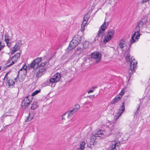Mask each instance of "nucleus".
Listing matches in <instances>:
<instances>
[{"instance_id":"f257e3e1","label":"nucleus","mask_w":150,"mask_h":150,"mask_svg":"<svg viewBox=\"0 0 150 150\" xmlns=\"http://www.w3.org/2000/svg\"><path fill=\"white\" fill-rule=\"evenodd\" d=\"M148 18L146 15L144 16L137 23V25L136 27L135 30V31L137 33V35L135 37L136 39L137 38V37H139L140 34L139 33L140 29H142L143 28L146 27V24Z\"/></svg>"},{"instance_id":"f03ea898","label":"nucleus","mask_w":150,"mask_h":150,"mask_svg":"<svg viewBox=\"0 0 150 150\" xmlns=\"http://www.w3.org/2000/svg\"><path fill=\"white\" fill-rule=\"evenodd\" d=\"M121 133L118 132L115 134V140L112 142L108 150H119L120 145V141L121 140Z\"/></svg>"},{"instance_id":"7ed1b4c3","label":"nucleus","mask_w":150,"mask_h":150,"mask_svg":"<svg viewBox=\"0 0 150 150\" xmlns=\"http://www.w3.org/2000/svg\"><path fill=\"white\" fill-rule=\"evenodd\" d=\"M108 23L104 22V23L101 26L98 32L97 36L96 37L93 42H95L96 41L98 40L99 37H101L102 38L103 36V34L105 29L107 28V26L108 25Z\"/></svg>"},{"instance_id":"20e7f679","label":"nucleus","mask_w":150,"mask_h":150,"mask_svg":"<svg viewBox=\"0 0 150 150\" xmlns=\"http://www.w3.org/2000/svg\"><path fill=\"white\" fill-rule=\"evenodd\" d=\"M75 108H73L72 109H70L64 114L62 116V119L64 120L65 118L64 116L67 115V117L69 118L71 117L73 114L76 112L80 108V105L78 104H77L75 105Z\"/></svg>"},{"instance_id":"39448f33","label":"nucleus","mask_w":150,"mask_h":150,"mask_svg":"<svg viewBox=\"0 0 150 150\" xmlns=\"http://www.w3.org/2000/svg\"><path fill=\"white\" fill-rule=\"evenodd\" d=\"M41 57H38L35 59L29 64L28 67L29 68H34L36 69L40 68V63L42 61Z\"/></svg>"},{"instance_id":"423d86ee","label":"nucleus","mask_w":150,"mask_h":150,"mask_svg":"<svg viewBox=\"0 0 150 150\" xmlns=\"http://www.w3.org/2000/svg\"><path fill=\"white\" fill-rule=\"evenodd\" d=\"M137 64V62L131 61L130 63V69L128 71L129 76L130 78L132 75L135 71V69L136 67V65Z\"/></svg>"},{"instance_id":"0eeeda50","label":"nucleus","mask_w":150,"mask_h":150,"mask_svg":"<svg viewBox=\"0 0 150 150\" xmlns=\"http://www.w3.org/2000/svg\"><path fill=\"white\" fill-rule=\"evenodd\" d=\"M125 93V90L124 88L121 90V92L118 95H117L115 97L111 102V103L112 104H114L117 102L121 100L122 98V95Z\"/></svg>"},{"instance_id":"6e6552de","label":"nucleus","mask_w":150,"mask_h":150,"mask_svg":"<svg viewBox=\"0 0 150 150\" xmlns=\"http://www.w3.org/2000/svg\"><path fill=\"white\" fill-rule=\"evenodd\" d=\"M60 74L59 73H57L54 74L53 78L50 79V82L52 83H56L60 81Z\"/></svg>"},{"instance_id":"1a4fd4ad","label":"nucleus","mask_w":150,"mask_h":150,"mask_svg":"<svg viewBox=\"0 0 150 150\" xmlns=\"http://www.w3.org/2000/svg\"><path fill=\"white\" fill-rule=\"evenodd\" d=\"M92 58L96 59V63H98L100 61L101 59V55L99 52H95L92 53L91 54Z\"/></svg>"},{"instance_id":"9d476101","label":"nucleus","mask_w":150,"mask_h":150,"mask_svg":"<svg viewBox=\"0 0 150 150\" xmlns=\"http://www.w3.org/2000/svg\"><path fill=\"white\" fill-rule=\"evenodd\" d=\"M79 43L74 39H72L68 47L69 49L71 50L77 46Z\"/></svg>"},{"instance_id":"9b49d317","label":"nucleus","mask_w":150,"mask_h":150,"mask_svg":"<svg viewBox=\"0 0 150 150\" xmlns=\"http://www.w3.org/2000/svg\"><path fill=\"white\" fill-rule=\"evenodd\" d=\"M47 68L46 67L42 68L39 70L36 74V76L38 77H40L43 75L45 73V71L47 69Z\"/></svg>"},{"instance_id":"f8f14e48","label":"nucleus","mask_w":150,"mask_h":150,"mask_svg":"<svg viewBox=\"0 0 150 150\" xmlns=\"http://www.w3.org/2000/svg\"><path fill=\"white\" fill-rule=\"evenodd\" d=\"M122 105L120 109H119V111L117 113V116H116V119H117L120 116L125 110V102H123L122 103Z\"/></svg>"},{"instance_id":"ddd939ff","label":"nucleus","mask_w":150,"mask_h":150,"mask_svg":"<svg viewBox=\"0 0 150 150\" xmlns=\"http://www.w3.org/2000/svg\"><path fill=\"white\" fill-rule=\"evenodd\" d=\"M88 13H87L85 14L83 18V21L82 24L83 26H85L87 23V21L89 19V17L88 16Z\"/></svg>"},{"instance_id":"4468645a","label":"nucleus","mask_w":150,"mask_h":150,"mask_svg":"<svg viewBox=\"0 0 150 150\" xmlns=\"http://www.w3.org/2000/svg\"><path fill=\"white\" fill-rule=\"evenodd\" d=\"M21 52L20 53H17L13 56H12L11 58L12 60H14L15 61V62H16L18 59V58H20Z\"/></svg>"},{"instance_id":"2eb2a0df","label":"nucleus","mask_w":150,"mask_h":150,"mask_svg":"<svg viewBox=\"0 0 150 150\" xmlns=\"http://www.w3.org/2000/svg\"><path fill=\"white\" fill-rule=\"evenodd\" d=\"M137 35V33L135 31L133 35L132 36L130 40V42L132 44L133 43L135 42L136 40L135 39H138V37H137V38L136 39V37Z\"/></svg>"},{"instance_id":"dca6fc26","label":"nucleus","mask_w":150,"mask_h":150,"mask_svg":"<svg viewBox=\"0 0 150 150\" xmlns=\"http://www.w3.org/2000/svg\"><path fill=\"white\" fill-rule=\"evenodd\" d=\"M38 107V102L37 101H34L32 104L30 108L32 110H35Z\"/></svg>"},{"instance_id":"f3484780","label":"nucleus","mask_w":150,"mask_h":150,"mask_svg":"<svg viewBox=\"0 0 150 150\" xmlns=\"http://www.w3.org/2000/svg\"><path fill=\"white\" fill-rule=\"evenodd\" d=\"M15 83V81L12 80L10 79L7 77L6 78V84H14Z\"/></svg>"},{"instance_id":"a211bd4d","label":"nucleus","mask_w":150,"mask_h":150,"mask_svg":"<svg viewBox=\"0 0 150 150\" xmlns=\"http://www.w3.org/2000/svg\"><path fill=\"white\" fill-rule=\"evenodd\" d=\"M33 98L32 96H28L25 98L24 100V101L26 102H29V104H30V103L31 102L32 99Z\"/></svg>"},{"instance_id":"6ab92c4d","label":"nucleus","mask_w":150,"mask_h":150,"mask_svg":"<svg viewBox=\"0 0 150 150\" xmlns=\"http://www.w3.org/2000/svg\"><path fill=\"white\" fill-rule=\"evenodd\" d=\"M110 36V35L109 36L107 35L105 36L103 40L104 42L106 43L111 40L112 38Z\"/></svg>"},{"instance_id":"aec40b11","label":"nucleus","mask_w":150,"mask_h":150,"mask_svg":"<svg viewBox=\"0 0 150 150\" xmlns=\"http://www.w3.org/2000/svg\"><path fill=\"white\" fill-rule=\"evenodd\" d=\"M125 42L122 40H120L119 41V46L121 48H122L126 46Z\"/></svg>"},{"instance_id":"412c9836","label":"nucleus","mask_w":150,"mask_h":150,"mask_svg":"<svg viewBox=\"0 0 150 150\" xmlns=\"http://www.w3.org/2000/svg\"><path fill=\"white\" fill-rule=\"evenodd\" d=\"M73 39H74V40H75L77 42L79 43L81 39V38L80 35H76L75 36Z\"/></svg>"},{"instance_id":"4be33fe9","label":"nucleus","mask_w":150,"mask_h":150,"mask_svg":"<svg viewBox=\"0 0 150 150\" xmlns=\"http://www.w3.org/2000/svg\"><path fill=\"white\" fill-rule=\"evenodd\" d=\"M110 134H105L104 133V132L103 130H100L98 132L97 135H100L101 136L103 135H104L105 136H109Z\"/></svg>"},{"instance_id":"5701e85b","label":"nucleus","mask_w":150,"mask_h":150,"mask_svg":"<svg viewBox=\"0 0 150 150\" xmlns=\"http://www.w3.org/2000/svg\"><path fill=\"white\" fill-rule=\"evenodd\" d=\"M130 54L128 52L126 56V57H125V60H126V61L127 62H131V61H132H132H130Z\"/></svg>"},{"instance_id":"b1692460","label":"nucleus","mask_w":150,"mask_h":150,"mask_svg":"<svg viewBox=\"0 0 150 150\" xmlns=\"http://www.w3.org/2000/svg\"><path fill=\"white\" fill-rule=\"evenodd\" d=\"M33 118V116L30 115V112L29 115L27 116L26 119H25V121L26 122H28L31 121Z\"/></svg>"},{"instance_id":"393cba45","label":"nucleus","mask_w":150,"mask_h":150,"mask_svg":"<svg viewBox=\"0 0 150 150\" xmlns=\"http://www.w3.org/2000/svg\"><path fill=\"white\" fill-rule=\"evenodd\" d=\"M115 33V30L113 29H110V30L108 31V33L107 35H110L111 37H112V36H113L114 33Z\"/></svg>"},{"instance_id":"a878e982","label":"nucleus","mask_w":150,"mask_h":150,"mask_svg":"<svg viewBox=\"0 0 150 150\" xmlns=\"http://www.w3.org/2000/svg\"><path fill=\"white\" fill-rule=\"evenodd\" d=\"M5 47L4 43L3 41L0 42V51Z\"/></svg>"},{"instance_id":"bb28decb","label":"nucleus","mask_w":150,"mask_h":150,"mask_svg":"<svg viewBox=\"0 0 150 150\" xmlns=\"http://www.w3.org/2000/svg\"><path fill=\"white\" fill-rule=\"evenodd\" d=\"M21 47H20L18 45H17V43L13 47V49L15 50H16V51L18 50Z\"/></svg>"},{"instance_id":"cd10ccee","label":"nucleus","mask_w":150,"mask_h":150,"mask_svg":"<svg viewBox=\"0 0 150 150\" xmlns=\"http://www.w3.org/2000/svg\"><path fill=\"white\" fill-rule=\"evenodd\" d=\"M40 89H39V90H37L35 91L32 94V96H35L36 95L38 94L40 92Z\"/></svg>"},{"instance_id":"c85d7f7f","label":"nucleus","mask_w":150,"mask_h":150,"mask_svg":"<svg viewBox=\"0 0 150 150\" xmlns=\"http://www.w3.org/2000/svg\"><path fill=\"white\" fill-rule=\"evenodd\" d=\"M22 68L23 70V74L25 75L27 73V67H25V68L24 67V66H23Z\"/></svg>"},{"instance_id":"c756f323","label":"nucleus","mask_w":150,"mask_h":150,"mask_svg":"<svg viewBox=\"0 0 150 150\" xmlns=\"http://www.w3.org/2000/svg\"><path fill=\"white\" fill-rule=\"evenodd\" d=\"M85 144V143L84 142H82L80 144V147H82L83 149H84V145Z\"/></svg>"},{"instance_id":"7c9ffc66","label":"nucleus","mask_w":150,"mask_h":150,"mask_svg":"<svg viewBox=\"0 0 150 150\" xmlns=\"http://www.w3.org/2000/svg\"><path fill=\"white\" fill-rule=\"evenodd\" d=\"M23 104L25 106L28 107L30 105L29 104V102H27L26 101L24 102V100L23 102Z\"/></svg>"},{"instance_id":"2f4dec72","label":"nucleus","mask_w":150,"mask_h":150,"mask_svg":"<svg viewBox=\"0 0 150 150\" xmlns=\"http://www.w3.org/2000/svg\"><path fill=\"white\" fill-rule=\"evenodd\" d=\"M17 45L19 46L20 47H21L22 45L21 41V40H19L17 42Z\"/></svg>"},{"instance_id":"473e14b6","label":"nucleus","mask_w":150,"mask_h":150,"mask_svg":"<svg viewBox=\"0 0 150 150\" xmlns=\"http://www.w3.org/2000/svg\"><path fill=\"white\" fill-rule=\"evenodd\" d=\"M47 63L46 62H44L43 63H42L41 64H40V68L41 67H44Z\"/></svg>"},{"instance_id":"72a5a7b5","label":"nucleus","mask_w":150,"mask_h":150,"mask_svg":"<svg viewBox=\"0 0 150 150\" xmlns=\"http://www.w3.org/2000/svg\"><path fill=\"white\" fill-rule=\"evenodd\" d=\"M97 88V87H92V89H91L89 91H88V93H91V92H93V90L95 88Z\"/></svg>"},{"instance_id":"f704fd0d","label":"nucleus","mask_w":150,"mask_h":150,"mask_svg":"<svg viewBox=\"0 0 150 150\" xmlns=\"http://www.w3.org/2000/svg\"><path fill=\"white\" fill-rule=\"evenodd\" d=\"M23 71V69L21 68L20 69V71H19L18 72V75L17 76V77L19 75V74L21 73L22 74V72Z\"/></svg>"},{"instance_id":"c9c22d12","label":"nucleus","mask_w":150,"mask_h":150,"mask_svg":"<svg viewBox=\"0 0 150 150\" xmlns=\"http://www.w3.org/2000/svg\"><path fill=\"white\" fill-rule=\"evenodd\" d=\"M4 41L6 43L7 45H8V41H9V38H5Z\"/></svg>"},{"instance_id":"e433bc0d","label":"nucleus","mask_w":150,"mask_h":150,"mask_svg":"<svg viewBox=\"0 0 150 150\" xmlns=\"http://www.w3.org/2000/svg\"><path fill=\"white\" fill-rule=\"evenodd\" d=\"M81 32H83V31H84V27H85V26H83V25H82V24L81 25Z\"/></svg>"},{"instance_id":"4c0bfd02","label":"nucleus","mask_w":150,"mask_h":150,"mask_svg":"<svg viewBox=\"0 0 150 150\" xmlns=\"http://www.w3.org/2000/svg\"><path fill=\"white\" fill-rule=\"evenodd\" d=\"M85 105H91V102L89 101H87L85 102L84 103Z\"/></svg>"},{"instance_id":"58836bf2","label":"nucleus","mask_w":150,"mask_h":150,"mask_svg":"<svg viewBox=\"0 0 150 150\" xmlns=\"http://www.w3.org/2000/svg\"><path fill=\"white\" fill-rule=\"evenodd\" d=\"M4 36H5V38H9V36L8 35V34L6 33L5 35H4Z\"/></svg>"},{"instance_id":"ea45409f","label":"nucleus","mask_w":150,"mask_h":150,"mask_svg":"<svg viewBox=\"0 0 150 150\" xmlns=\"http://www.w3.org/2000/svg\"><path fill=\"white\" fill-rule=\"evenodd\" d=\"M16 52V50H15L13 49V48L12 49V52H11V54H13L15 52Z\"/></svg>"},{"instance_id":"a19ab883","label":"nucleus","mask_w":150,"mask_h":150,"mask_svg":"<svg viewBox=\"0 0 150 150\" xmlns=\"http://www.w3.org/2000/svg\"><path fill=\"white\" fill-rule=\"evenodd\" d=\"M149 0H142V3H144L148 2Z\"/></svg>"},{"instance_id":"79ce46f5","label":"nucleus","mask_w":150,"mask_h":150,"mask_svg":"<svg viewBox=\"0 0 150 150\" xmlns=\"http://www.w3.org/2000/svg\"><path fill=\"white\" fill-rule=\"evenodd\" d=\"M8 73H9L8 72H7V73L5 75V76H4V79H6V78H7V77H7V75H8Z\"/></svg>"},{"instance_id":"37998d69","label":"nucleus","mask_w":150,"mask_h":150,"mask_svg":"<svg viewBox=\"0 0 150 150\" xmlns=\"http://www.w3.org/2000/svg\"><path fill=\"white\" fill-rule=\"evenodd\" d=\"M84 149H83L82 147H79V148H78L76 150H83Z\"/></svg>"},{"instance_id":"c03bdc74","label":"nucleus","mask_w":150,"mask_h":150,"mask_svg":"<svg viewBox=\"0 0 150 150\" xmlns=\"http://www.w3.org/2000/svg\"><path fill=\"white\" fill-rule=\"evenodd\" d=\"M12 62L10 64V65H12L13 64H14L15 63V61L14 60H12Z\"/></svg>"},{"instance_id":"a18cd8bd","label":"nucleus","mask_w":150,"mask_h":150,"mask_svg":"<svg viewBox=\"0 0 150 150\" xmlns=\"http://www.w3.org/2000/svg\"><path fill=\"white\" fill-rule=\"evenodd\" d=\"M48 85L49 86V87H48L49 88H50V87L52 88L53 87H54L55 86V85H54L53 86H52V85Z\"/></svg>"},{"instance_id":"49530a36","label":"nucleus","mask_w":150,"mask_h":150,"mask_svg":"<svg viewBox=\"0 0 150 150\" xmlns=\"http://www.w3.org/2000/svg\"><path fill=\"white\" fill-rule=\"evenodd\" d=\"M11 60H12V59H11V58L10 59H8L7 61V63H9Z\"/></svg>"},{"instance_id":"de8ad7c7","label":"nucleus","mask_w":150,"mask_h":150,"mask_svg":"<svg viewBox=\"0 0 150 150\" xmlns=\"http://www.w3.org/2000/svg\"><path fill=\"white\" fill-rule=\"evenodd\" d=\"M81 49V47H79V48L78 47V48H77L76 49V50L77 51H78L79 50Z\"/></svg>"},{"instance_id":"09e8293b","label":"nucleus","mask_w":150,"mask_h":150,"mask_svg":"<svg viewBox=\"0 0 150 150\" xmlns=\"http://www.w3.org/2000/svg\"><path fill=\"white\" fill-rule=\"evenodd\" d=\"M11 66V65H10V64H9V65H6V67L7 68V67H10Z\"/></svg>"},{"instance_id":"8fccbe9b","label":"nucleus","mask_w":150,"mask_h":150,"mask_svg":"<svg viewBox=\"0 0 150 150\" xmlns=\"http://www.w3.org/2000/svg\"><path fill=\"white\" fill-rule=\"evenodd\" d=\"M10 44H11V43H9V42H8V45H7L8 46V47H9V46L10 45Z\"/></svg>"},{"instance_id":"3c124183","label":"nucleus","mask_w":150,"mask_h":150,"mask_svg":"<svg viewBox=\"0 0 150 150\" xmlns=\"http://www.w3.org/2000/svg\"><path fill=\"white\" fill-rule=\"evenodd\" d=\"M23 66H24V67H27V66H26V64H25Z\"/></svg>"},{"instance_id":"603ef678","label":"nucleus","mask_w":150,"mask_h":150,"mask_svg":"<svg viewBox=\"0 0 150 150\" xmlns=\"http://www.w3.org/2000/svg\"><path fill=\"white\" fill-rule=\"evenodd\" d=\"M139 110V106L138 108L137 109V110Z\"/></svg>"},{"instance_id":"864d4df0","label":"nucleus","mask_w":150,"mask_h":150,"mask_svg":"<svg viewBox=\"0 0 150 150\" xmlns=\"http://www.w3.org/2000/svg\"><path fill=\"white\" fill-rule=\"evenodd\" d=\"M17 79V78H15V79H14V80H15V81H16Z\"/></svg>"},{"instance_id":"5fc2aeb1","label":"nucleus","mask_w":150,"mask_h":150,"mask_svg":"<svg viewBox=\"0 0 150 150\" xmlns=\"http://www.w3.org/2000/svg\"><path fill=\"white\" fill-rule=\"evenodd\" d=\"M13 85H8V87H9L11 86H13Z\"/></svg>"},{"instance_id":"6e6d98bb","label":"nucleus","mask_w":150,"mask_h":150,"mask_svg":"<svg viewBox=\"0 0 150 150\" xmlns=\"http://www.w3.org/2000/svg\"><path fill=\"white\" fill-rule=\"evenodd\" d=\"M1 67L0 66V71L1 70Z\"/></svg>"},{"instance_id":"4d7b16f0","label":"nucleus","mask_w":150,"mask_h":150,"mask_svg":"<svg viewBox=\"0 0 150 150\" xmlns=\"http://www.w3.org/2000/svg\"><path fill=\"white\" fill-rule=\"evenodd\" d=\"M82 46H83V47H84V45H83V44L82 45Z\"/></svg>"},{"instance_id":"13d9d810","label":"nucleus","mask_w":150,"mask_h":150,"mask_svg":"<svg viewBox=\"0 0 150 150\" xmlns=\"http://www.w3.org/2000/svg\"><path fill=\"white\" fill-rule=\"evenodd\" d=\"M134 60H135L134 59H133V60L134 61Z\"/></svg>"},{"instance_id":"bf43d9fd","label":"nucleus","mask_w":150,"mask_h":150,"mask_svg":"<svg viewBox=\"0 0 150 150\" xmlns=\"http://www.w3.org/2000/svg\"><path fill=\"white\" fill-rule=\"evenodd\" d=\"M131 44L130 45V46H131Z\"/></svg>"}]
</instances>
